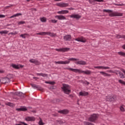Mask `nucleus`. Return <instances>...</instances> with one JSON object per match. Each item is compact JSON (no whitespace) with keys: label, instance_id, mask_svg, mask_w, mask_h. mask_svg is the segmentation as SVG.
<instances>
[{"label":"nucleus","instance_id":"obj_1","mask_svg":"<svg viewBox=\"0 0 125 125\" xmlns=\"http://www.w3.org/2000/svg\"><path fill=\"white\" fill-rule=\"evenodd\" d=\"M65 70H70L71 71H72V72H74L75 73H79V74L83 73L85 75H90L91 74V71L86 70V71H83L82 69H74L72 68H68L66 67L64 68Z\"/></svg>","mask_w":125,"mask_h":125},{"label":"nucleus","instance_id":"obj_2","mask_svg":"<svg viewBox=\"0 0 125 125\" xmlns=\"http://www.w3.org/2000/svg\"><path fill=\"white\" fill-rule=\"evenodd\" d=\"M104 12H106L107 13H110L109 14V16L110 17H115L116 16H122L123 15V13H118V12H113L112 10H106L104 9L103 10Z\"/></svg>","mask_w":125,"mask_h":125},{"label":"nucleus","instance_id":"obj_3","mask_svg":"<svg viewBox=\"0 0 125 125\" xmlns=\"http://www.w3.org/2000/svg\"><path fill=\"white\" fill-rule=\"evenodd\" d=\"M70 85L68 84H62V86L61 88L65 94H70V93H71V89H70Z\"/></svg>","mask_w":125,"mask_h":125},{"label":"nucleus","instance_id":"obj_4","mask_svg":"<svg viewBox=\"0 0 125 125\" xmlns=\"http://www.w3.org/2000/svg\"><path fill=\"white\" fill-rule=\"evenodd\" d=\"M98 119V116L96 114H93L91 115L90 117L88 118L89 122H92V123H94L95 121H97Z\"/></svg>","mask_w":125,"mask_h":125},{"label":"nucleus","instance_id":"obj_5","mask_svg":"<svg viewBox=\"0 0 125 125\" xmlns=\"http://www.w3.org/2000/svg\"><path fill=\"white\" fill-rule=\"evenodd\" d=\"M11 94H12V95H16L17 96L22 97V98H24V97H26L25 94L23 93L22 92H11Z\"/></svg>","mask_w":125,"mask_h":125},{"label":"nucleus","instance_id":"obj_6","mask_svg":"<svg viewBox=\"0 0 125 125\" xmlns=\"http://www.w3.org/2000/svg\"><path fill=\"white\" fill-rule=\"evenodd\" d=\"M30 84L31 86H32V87H33L34 89H36L37 90H40V91H43V88H42L39 85H36V84L34 83H31Z\"/></svg>","mask_w":125,"mask_h":125},{"label":"nucleus","instance_id":"obj_7","mask_svg":"<svg viewBox=\"0 0 125 125\" xmlns=\"http://www.w3.org/2000/svg\"><path fill=\"white\" fill-rule=\"evenodd\" d=\"M116 99V96L114 95H111L110 96L107 97L106 98V101H108L109 102H112L113 101H115Z\"/></svg>","mask_w":125,"mask_h":125},{"label":"nucleus","instance_id":"obj_8","mask_svg":"<svg viewBox=\"0 0 125 125\" xmlns=\"http://www.w3.org/2000/svg\"><path fill=\"white\" fill-rule=\"evenodd\" d=\"M70 18H74L75 19H76L77 20H79V19H81V18H82V16L78 14L71 15L70 16Z\"/></svg>","mask_w":125,"mask_h":125},{"label":"nucleus","instance_id":"obj_9","mask_svg":"<svg viewBox=\"0 0 125 125\" xmlns=\"http://www.w3.org/2000/svg\"><path fill=\"white\" fill-rule=\"evenodd\" d=\"M56 4L57 6H60V7H67L69 6V3H58Z\"/></svg>","mask_w":125,"mask_h":125},{"label":"nucleus","instance_id":"obj_10","mask_svg":"<svg viewBox=\"0 0 125 125\" xmlns=\"http://www.w3.org/2000/svg\"><path fill=\"white\" fill-rule=\"evenodd\" d=\"M56 51H59L61 52H66L70 50V48H60V49H56Z\"/></svg>","mask_w":125,"mask_h":125},{"label":"nucleus","instance_id":"obj_11","mask_svg":"<svg viewBox=\"0 0 125 125\" xmlns=\"http://www.w3.org/2000/svg\"><path fill=\"white\" fill-rule=\"evenodd\" d=\"M30 63H33V64H35V65H41V62H39V61L32 59L29 60Z\"/></svg>","mask_w":125,"mask_h":125},{"label":"nucleus","instance_id":"obj_12","mask_svg":"<svg viewBox=\"0 0 125 125\" xmlns=\"http://www.w3.org/2000/svg\"><path fill=\"white\" fill-rule=\"evenodd\" d=\"M26 122H35L36 121V118L34 117L28 116L25 118Z\"/></svg>","mask_w":125,"mask_h":125},{"label":"nucleus","instance_id":"obj_13","mask_svg":"<svg viewBox=\"0 0 125 125\" xmlns=\"http://www.w3.org/2000/svg\"><path fill=\"white\" fill-rule=\"evenodd\" d=\"M69 110L65 109H63L61 110H59L58 111V113H60V114H62V115H67V114H69Z\"/></svg>","mask_w":125,"mask_h":125},{"label":"nucleus","instance_id":"obj_14","mask_svg":"<svg viewBox=\"0 0 125 125\" xmlns=\"http://www.w3.org/2000/svg\"><path fill=\"white\" fill-rule=\"evenodd\" d=\"M0 82L1 83H3L4 84H5V83H10L8 81V79H7L6 77L0 79Z\"/></svg>","mask_w":125,"mask_h":125},{"label":"nucleus","instance_id":"obj_15","mask_svg":"<svg viewBox=\"0 0 125 125\" xmlns=\"http://www.w3.org/2000/svg\"><path fill=\"white\" fill-rule=\"evenodd\" d=\"M56 64H69L70 63V61H59V62H55Z\"/></svg>","mask_w":125,"mask_h":125},{"label":"nucleus","instance_id":"obj_16","mask_svg":"<svg viewBox=\"0 0 125 125\" xmlns=\"http://www.w3.org/2000/svg\"><path fill=\"white\" fill-rule=\"evenodd\" d=\"M55 17L59 20H66V17L63 15L56 16Z\"/></svg>","mask_w":125,"mask_h":125},{"label":"nucleus","instance_id":"obj_17","mask_svg":"<svg viewBox=\"0 0 125 125\" xmlns=\"http://www.w3.org/2000/svg\"><path fill=\"white\" fill-rule=\"evenodd\" d=\"M95 69H103L104 70H107V69H110L109 67L103 66H95Z\"/></svg>","mask_w":125,"mask_h":125},{"label":"nucleus","instance_id":"obj_18","mask_svg":"<svg viewBox=\"0 0 125 125\" xmlns=\"http://www.w3.org/2000/svg\"><path fill=\"white\" fill-rule=\"evenodd\" d=\"M64 41H71L72 40V36L70 35H66L63 37Z\"/></svg>","mask_w":125,"mask_h":125},{"label":"nucleus","instance_id":"obj_19","mask_svg":"<svg viewBox=\"0 0 125 125\" xmlns=\"http://www.w3.org/2000/svg\"><path fill=\"white\" fill-rule=\"evenodd\" d=\"M79 95L80 96H87L88 95V92L86 91L79 92Z\"/></svg>","mask_w":125,"mask_h":125},{"label":"nucleus","instance_id":"obj_20","mask_svg":"<svg viewBox=\"0 0 125 125\" xmlns=\"http://www.w3.org/2000/svg\"><path fill=\"white\" fill-rule=\"evenodd\" d=\"M6 78L7 79L8 81L10 83V80L11 79H13L14 78V76L12 74H8L6 76Z\"/></svg>","mask_w":125,"mask_h":125},{"label":"nucleus","instance_id":"obj_21","mask_svg":"<svg viewBox=\"0 0 125 125\" xmlns=\"http://www.w3.org/2000/svg\"><path fill=\"white\" fill-rule=\"evenodd\" d=\"M77 65H86V62L83 61H79L76 63Z\"/></svg>","mask_w":125,"mask_h":125},{"label":"nucleus","instance_id":"obj_22","mask_svg":"<svg viewBox=\"0 0 125 125\" xmlns=\"http://www.w3.org/2000/svg\"><path fill=\"white\" fill-rule=\"evenodd\" d=\"M100 73H101V75H103V76H104V77H111V74L106 73L104 71H101L100 72Z\"/></svg>","mask_w":125,"mask_h":125},{"label":"nucleus","instance_id":"obj_23","mask_svg":"<svg viewBox=\"0 0 125 125\" xmlns=\"http://www.w3.org/2000/svg\"><path fill=\"white\" fill-rule=\"evenodd\" d=\"M11 67H13L14 69H16V70H19V69H20V67L19 66V65L16 64H11Z\"/></svg>","mask_w":125,"mask_h":125},{"label":"nucleus","instance_id":"obj_24","mask_svg":"<svg viewBox=\"0 0 125 125\" xmlns=\"http://www.w3.org/2000/svg\"><path fill=\"white\" fill-rule=\"evenodd\" d=\"M37 76H41V77H46L47 78L48 77V75L47 74H44V73H37Z\"/></svg>","mask_w":125,"mask_h":125},{"label":"nucleus","instance_id":"obj_25","mask_svg":"<svg viewBox=\"0 0 125 125\" xmlns=\"http://www.w3.org/2000/svg\"><path fill=\"white\" fill-rule=\"evenodd\" d=\"M75 41H77V42H86V40H83V39L82 38H77L75 39Z\"/></svg>","mask_w":125,"mask_h":125},{"label":"nucleus","instance_id":"obj_26","mask_svg":"<svg viewBox=\"0 0 125 125\" xmlns=\"http://www.w3.org/2000/svg\"><path fill=\"white\" fill-rule=\"evenodd\" d=\"M21 15H22L21 13H17L10 17V18H14V17H18V16H21Z\"/></svg>","mask_w":125,"mask_h":125},{"label":"nucleus","instance_id":"obj_27","mask_svg":"<svg viewBox=\"0 0 125 125\" xmlns=\"http://www.w3.org/2000/svg\"><path fill=\"white\" fill-rule=\"evenodd\" d=\"M118 73L119 74V77L120 78L122 79H124L125 78V76H124V74L122 73V72L120 71H117Z\"/></svg>","mask_w":125,"mask_h":125},{"label":"nucleus","instance_id":"obj_28","mask_svg":"<svg viewBox=\"0 0 125 125\" xmlns=\"http://www.w3.org/2000/svg\"><path fill=\"white\" fill-rule=\"evenodd\" d=\"M116 38L117 39H125V35H118L116 36Z\"/></svg>","mask_w":125,"mask_h":125},{"label":"nucleus","instance_id":"obj_29","mask_svg":"<svg viewBox=\"0 0 125 125\" xmlns=\"http://www.w3.org/2000/svg\"><path fill=\"white\" fill-rule=\"evenodd\" d=\"M46 35H49V36H51V37H55V36H56V35H55V34L51 33L50 32H46Z\"/></svg>","mask_w":125,"mask_h":125},{"label":"nucleus","instance_id":"obj_30","mask_svg":"<svg viewBox=\"0 0 125 125\" xmlns=\"http://www.w3.org/2000/svg\"><path fill=\"white\" fill-rule=\"evenodd\" d=\"M21 111L22 112H25V111H27L28 109H27V107L25 106H21Z\"/></svg>","mask_w":125,"mask_h":125},{"label":"nucleus","instance_id":"obj_31","mask_svg":"<svg viewBox=\"0 0 125 125\" xmlns=\"http://www.w3.org/2000/svg\"><path fill=\"white\" fill-rule=\"evenodd\" d=\"M81 83H84L85 84H87V85H88V84H89V82H88L87 81H83V80H81Z\"/></svg>","mask_w":125,"mask_h":125},{"label":"nucleus","instance_id":"obj_32","mask_svg":"<svg viewBox=\"0 0 125 125\" xmlns=\"http://www.w3.org/2000/svg\"><path fill=\"white\" fill-rule=\"evenodd\" d=\"M118 53L119 55H121V56H125V53L124 52H118Z\"/></svg>","mask_w":125,"mask_h":125},{"label":"nucleus","instance_id":"obj_33","mask_svg":"<svg viewBox=\"0 0 125 125\" xmlns=\"http://www.w3.org/2000/svg\"><path fill=\"white\" fill-rule=\"evenodd\" d=\"M9 31H6V30H4V31H0V34L1 35H3V34H7L8 33Z\"/></svg>","mask_w":125,"mask_h":125},{"label":"nucleus","instance_id":"obj_34","mask_svg":"<svg viewBox=\"0 0 125 125\" xmlns=\"http://www.w3.org/2000/svg\"><path fill=\"white\" fill-rule=\"evenodd\" d=\"M56 123L57 125H62L63 124V121L61 120H56Z\"/></svg>","mask_w":125,"mask_h":125},{"label":"nucleus","instance_id":"obj_35","mask_svg":"<svg viewBox=\"0 0 125 125\" xmlns=\"http://www.w3.org/2000/svg\"><path fill=\"white\" fill-rule=\"evenodd\" d=\"M36 35H40L41 36H43V35H46V32H42L39 33H37Z\"/></svg>","mask_w":125,"mask_h":125},{"label":"nucleus","instance_id":"obj_36","mask_svg":"<svg viewBox=\"0 0 125 125\" xmlns=\"http://www.w3.org/2000/svg\"><path fill=\"white\" fill-rule=\"evenodd\" d=\"M77 60H79V59L74 58H71L68 59L69 61H77Z\"/></svg>","mask_w":125,"mask_h":125},{"label":"nucleus","instance_id":"obj_37","mask_svg":"<svg viewBox=\"0 0 125 125\" xmlns=\"http://www.w3.org/2000/svg\"><path fill=\"white\" fill-rule=\"evenodd\" d=\"M40 20L41 22H46V18H45V17H42L41 18Z\"/></svg>","mask_w":125,"mask_h":125},{"label":"nucleus","instance_id":"obj_38","mask_svg":"<svg viewBox=\"0 0 125 125\" xmlns=\"http://www.w3.org/2000/svg\"><path fill=\"white\" fill-rule=\"evenodd\" d=\"M118 82L120 83H121V84H124V85H125V81H124L122 80H119L118 81Z\"/></svg>","mask_w":125,"mask_h":125},{"label":"nucleus","instance_id":"obj_39","mask_svg":"<svg viewBox=\"0 0 125 125\" xmlns=\"http://www.w3.org/2000/svg\"><path fill=\"white\" fill-rule=\"evenodd\" d=\"M62 14H66L67 13H69V11L67 10H62Z\"/></svg>","mask_w":125,"mask_h":125},{"label":"nucleus","instance_id":"obj_40","mask_svg":"<svg viewBox=\"0 0 125 125\" xmlns=\"http://www.w3.org/2000/svg\"><path fill=\"white\" fill-rule=\"evenodd\" d=\"M39 125H44V123L43 122H42V119H40V121L38 123Z\"/></svg>","mask_w":125,"mask_h":125},{"label":"nucleus","instance_id":"obj_41","mask_svg":"<svg viewBox=\"0 0 125 125\" xmlns=\"http://www.w3.org/2000/svg\"><path fill=\"white\" fill-rule=\"evenodd\" d=\"M61 101H62V99H55V102H57V103H59V102H60Z\"/></svg>","mask_w":125,"mask_h":125},{"label":"nucleus","instance_id":"obj_42","mask_svg":"<svg viewBox=\"0 0 125 125\" xmlns=\"http://www.w3.org/2000/svg\"><path fill=\"white\" fill-rule=\"evenodd\" d=\"M25 23H26V22H25L24 21H20V22H18V24L22 25L23 24H25Z\"/></svg>","mask_w":125,"mask_h":125},{"label":"nucleus","instance_id":"obj_43","mask_svg":"<svg viewBox=\"0 0 125 125\" xmlns=\"http://www.w3.org/2000/svg\"><path fill=\"white\" fill-rule=\"evenodd\" d=\"M84 124H85V125H94L92 123H90L89 122H84Z\"/></svg>","mask_w":125,"mask_h":125},{"label":"nucleus","instance_id":"obj_44","mask_svg":"<svg viewBox=\"0 0 125 125\" xmlns=\"http://www.w3.org/2000/svg\"><path fill=\"white\" fill-rule=\"evenodd\" d=\"M8 106H10V107H14V104L12 103H8Z\"/></svg>","mask_w":125,"mask_h":125},{"label":"nucleus","instance_id":"obj_45","mask_svg":"<svg viewBox=\"0 0 125 125\" xmlns=\"http://www.w3.org/2000/svg\"><path fill=\"white\" fill-rule=\"evenodd\" d=\"M26 34H21L20 35V37H21V38H22L23 39H26V37L25 36H26Z\"/></svg>","mask_w":125,"mask_h":125},{"label":"nucleus","instance_id":"obj_46","mask_svg":"<svg viewBox=\"0 0 125 125\" xmlns=\"http://www.w3.org/2000/svg\"><path fill=\"white\" fill-rule=\"evenodd\" d=\"M114 5H118V6H123L124 5V3H121V4H116V3H113Z\"/></svg>","mask_w":125,"mask_h":125},{"label":"nucleus","instance_id":"obj_47","mask_svg":"<svg viewBox=\"0 0 125 125\" xmlns=\"http://www.w3.org/2000/svg\"><path fill=\"white\" fill-rule=\"evenodd\" d=\"M120 110L122 112H125V108H124V107H123V106H121Z\"/></svg>","mask_w":125,"mask_h":125},{"label":"nucleus","instance_id":"obj_48","mask_svg":"<svg viewBox=\"0 0 125 125\" xmlns=\"http://www.w3.org/2000/svg\"><path fill=\"white\" fill-rule=\"evenodd\" d=\"M51 22H52V23H57V20H51Z\"/></svg>","mask_w":125,"mask_h":125},{"label":"nucleus","instance_id":"obj_49","mask_svg":"<svg viewBox=\"0 0 125 125\" xmlns=\"http://www.w3.org/2000/svg\"><path fill=\"white\" fill-rule=\"evenodd\" d=\"M95 1H98V2H103L104 0H94Z\"/></svg>","mask_w":125,"mask_h":125},{"label":"nucleus","instance_id":"obj_50","mask_svg":"<svg viewBox=\"0 0 125 125\" xmlns=\"http://www.w3.org/2000/svg\"><path fill=\"white\" fill-rule=\"evenodd\" d=\"M94 1H95V0H89V2L91 4H92V3L93 2H94Z\"/></svg>","mask_w":125,"mask_h":125},{"label":"nucleus","instance_id":"obj_51","mask_svg":"<svg viewBox=\"0 0 125 125\" xmlns=\"http://www.w3.org/2000/svg\"><path fill=\"white\" fill-rule=\"evenodd\" d=\"M17 34V33L16 32H15V33L11 32V33H9L8 35H16Z\"/></svg>","mask_w":125,"mask_h":125},{"label":"nucleus","instance_id":"obj_52","mask_svg":"<svg viewBox=\"0 0 125 125\" xmlns=\"http://www.w3.org/2000/svg\"><path fill=\"white\" fill-rule=\"evenodd\" d=\"M49 84H55V82H49Z\"/></svg>","mask_w":125,"mask_h":125},{"label":"nucleus","instance_id":"obj_53","mask_svg":"<svg viewBox=\"0 0 125 125\" xmlns=\"http://www.w3.org/2000/svg\"><path fill=\"white\" fill-rule=\"evenodd\" d=\"M20 124H22V125H28V124H26L25 122H19Z\"/></svg>","mask_w":125,"mask_h":125},{"label":"nucleus","instance_id":"obj_54","mask_svg":"<svg viewBox=\"0 0 125 125\" xmlns=\"http://www.w3.org/2000/svg\"><path fill=\"white\" fill-rule=\"evenodd\" d=\"M16 110V111H18L19 112H20L21 111H22L21 107V108H17Z\"/></svg>","mask_w":125,"mask_h":125},{"label":"nucleus","instance_id":"obj_55","mask_svg":"<svg viewBox=\"0 0 125 125\" xmlns=\"http://www.w3.org/2000/svg\"><path fill=\"white\" fill-rule=\"evenodd\" d=\"M5 17V15H0V18H4Z\"/></svg>","mask_w":125,"mask_h":125},{"label":"nucleus","instance_id":"obj_56","mask_svg":"<svg viewBox=\"0 0 125 125\" xmlns=\"http://www.w3.org/2000/svg\"><path fill=\"white\" fill-rule=\"evenodd\" d=\"M68 9L69 10H74L75 8H73V7H70V8H68Z\"/></svg>","mask_w":125,"mask_h":125},{"label":"nucleus","instance_id":"obj_57","mask_svg":"<svg viewBox=\"0 0 125 125\" xmlns=\"http://www.w3.org/2000/svg\"><path fill=\"white\" fill-rule=\"evenodd\" d=\"M18 65H19L20 68H23V67H24V65L21 64H18Z\"/></svg>","mask_w":125,"mask_h":125},{"label":"nucleus","instance_id":"obj_58","mask_svg":"<svg viewBox=\"0 0 125 125\" xmlns=\"http://www.w3.org/2000/svg\"><path fill=\"white\" fill-rule=\"evenodd\" d=\"M57 13H58V14H62V11H58Z\"/></svg>","mask_w":125,"mask_h":125},{"label":"nucleus","instance_id":"obj_59","mask_svg":"<svg viewBox=\"0 0 125 125\" xmlns=\"http://www.w3.org/2000/svg\"><path fill=\"white\" fill-rule=\"evenodd\" d=\"M12 6H13V5L12 4H10L9 6H7V7H12Z\"/></svg>","mask_w":125,"mask_h":125},{"label":"nucleus","instance_id":"obj_60","mask_svg":"<svg viewBox=\"0 0 125 125\" xmlns=\"http://www.w3.org/2000/svg\"><path fill=\"white\" fill-rule=\"evenodd\" d=\"M52 103H57V102H55V99H54L52 101Z\"/></svg>","mask_w":125,"mask_h":125},{"label":"nucleus","instance_id":"obj_61","mask_svg":"<svg viewBox=\"0 0 125 125\" xmlns=\"http://www.w3.org/2000/svg\"><path fill=\"white\" fill-rule=\"evenodd\" d=\"M33 79H34V80H35V81H37V79H39V78L34 77H33Z\"/></svg>","mask_w":125,"mask_h":125},{"label":"nucleus","instance_id":"obj_62","mask_svg":"<svg viewBox=\"0 0 125 125\" xmlns=\"http://www.w3.org/2000/svg\"><path fill=\"white\" fill-rule=\"evenodd\" d=\"M122 48H123V49H125V44L122 46Z\"/></svg>","mask_w":125,"mask_h":125},{"label":"nucleus","instance_id":"obj_63","mask_svg":"<svg viewBox=\"0 0 125 125\" xmlns=\"http://www.w3.org/2000/svg\"><path fill=\"white\" fill-rule=\"evenodd\" d=\"M32 113H37V110H32Z\"/></svg>","mask_w":125,"mask_h":125},{"label":"nucleus","instance_id":"obj_64","mask_svg":"<svg viewBox=\"0 0 125 125\" xmlns=\"http://www.w3.org/2000/svg\"><path fill=\"white\" fill-rule=\"evenodd\" d=\"M0 73L1 74H2V73H3V71H2V70H0Z\"/></svg>","mask_w":125,"mask_h":125}]
</instances>
